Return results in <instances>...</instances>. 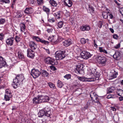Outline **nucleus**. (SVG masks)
I'll return each instance as SVG.
<instances>
[{"instance_id": "f257e3e1", "label": "nucleus", "mask_w": 123, "mask_h": 123, "mask_svg": "<svg viewBox=\"0 0 123 123\" xmlns=\"http://www.w3.org/2000/svg\"><path fill=\"white\" fill-rule=\"evenodd\" d=\"M95 69L93 68L87 69V75L91 76V77L90 78H93L95 79L93 81H94L96 80H98L99 79V77L100 75V74L97 72H96L95 74Z\"/></svg>"}, {"instance_id": "f03ea898", "label": "nucleus", "mask_w": 123, "mask_h": 123, "mask_svg": "<svg viewBox=\"0 0 123 123\" xmlns=\"http://www.w3.org/2000/svg\"><path fill=\"white\" fill-rule=\"evenodd\" d=\"M51 114V111L49 108L45 107L40 111L38 113V117H42L44 115L49 117Z\"/></svg>"}, {"instance_id": "7ed1b4c3", "label": "nucleus", "mask_w": 123, "mask_h": 123, "mask_svg": "<svg viewBox=\"0 0 123 123\" xmlns=\"http://www.w3.org/2000/svg\"><path fill=\"white\" fill-rule=\"evenodd\" d=\"M66 51H58L55 53L56 59L57 60H61L64 58L67 54H65Z\"/></svg>"}, {"instance_id": "20e7f679", "label": "nucleus", "mask_w": 123, "mask_h": 123, "mask_svg": "<svg viewBox=\"0 0 123 123\" xmlns=\"http://www.w3.org/2000/svg\"><path fill=\"white\" fill-rule=\"evenodd\" d=\"M90 96L92 100L93 104H94V103H97L99 105H100V104L98 98V96L95 92L92 91L90 93Z\"/></svg>"}, {"instance_id": "39448f33", "label": "nucleus", "mask_w": 123, "mask_h": 123, "mask_svg": "<svg viewBox=\"0 0 123 123\" xmlns=\"http://www.w3.org/2000/svg\"><path fill=\"white\" fill-rule=\"evenodd\" d=\"M48 39L51 42H52L54 44H57L61 41L62 40L60 37H58L57 35H54L51 37H50Z\"/></svg>"}, {"instance_id": "423d86ee", "label": "nucleus", "mask_w": 123, "mask_h": 123, "mask_svg": "<svg viewBox=\"0 0 123 123\" xmlns=\"http://www.w3.org/2000/svg\"><path fill=\"white\" fill-rule=\"evenodd\" d=\"M30 73L34 78L36 79L40 75L41 72L38 69L33 68L31 70Z\"/></svg>"}, {"instance_id": "0eeeda50", "label": "nucleus", "mask_w": 123, "mask_h": 123, "mask_svg": "<svg viewBox=\"0 0 123 123\" xmlns=\"http://www.w3.org/2000/svg\"><path fill=\"white\" fill-rule=\"evenodd\" d=\"M32 38L34 40H35L37 42H41L44 45H47L49 44V42L48 41L44 40L43 39L40 38L38 37L34 36L32 37Z\"/></svg>"}, {"instance_id": "6e6552de", "label": "nucleus", "mask_w": 123, "mask_h": 123, "mask_svg": "<svg viewBox=\"0 0 123 123\" xmlns=\"http://www.w3.org/2000/svg\"><path fill=\"white\" fill-rule=\"evenodd\" d=\"M96 59L98 63L102 65L105 64L106 62L107 59L105 57L101 56H98Z\"/></svg>"}, {"instance_id": "1a4fd4ad", "label": "nucleus", "mask_w": 123, "mask_h": 123, "mask_svg": "<svg viewBox=\"0 0 123 123\" xmlns=\"http://www.w3.org/2000/svg\"><path fill=\"white\" fill-rule=\"evenodd\" d=\"M81 57L83 58L87 59L91 57L92 55L86 50L83 51L80 54Z\"/></svg>"}, {"instance_id": "9d476101", "label": "nucleus", "mask_w": 123, "mask_h": 123, "mask_svg": "<svg viewBox=\"0 0 123 123\" xmlns=\"http://www.w3.org/2000/svg\"><path fill=\"white\" fill-rule=\"evenodd\" d=\"M14 38L13 37H10L8 38L6 40V45L9 46H12L13 45Z\"/></svg>"}, {"instance_id": "9b49d317", "label": "nucleus", "mask_w": 123, "mask_h": 123, "mask_svg": "<svg viewBox=\"0 0 123 123\" xmlns=\"http://www.w3.org/2000/svg\"><path fill=\"white\" fill-rule=\"evenodd\" d=\"M76 72L77 73L81 74H84V71L83 66L78 65L76 69Z\"/></svg>"}, {"instance_id": "f8f14e48", "label": "nucleus", "mask_w": 123, "mask_h": 123, "mask_svg": "<svg viewBox=\"0 0 123 123\" xmlns=\"http://www.w3.org/2000/svg\"><path fill=\"white\" fill-rule=\"evenodd\" d=\"M78 79L82 81L91 82L94 80L95 79L93 78H87L82 77H78Z\"/></svg>"}, {"instance_id": "ddd939ff", "label": "nucleus", "mask_w": 123, "mask_h": 123, "mask_svg": "<svg viewBox=\"0 0 123 123\" xmlns=\"http://www.w3.org/2000/svg\"><path fill=\"white\" fill-rule=\"evenodd\" d=\"M6 93L4 96V99L6 101H9L11 97V92L8 89H6L5 91Z\"/></svg>"}, {"instance_id": "4468645a", "label": "nucleus", "mask_w": 123, "mask_h": 123, "mask_svg": "<svg viewBox=\"0 0 123 123\" xmlns=\"http://www.w3.org/2000/svg\"><path fill=\"white\" fill-rule=\"evenodd\" d=\"M45 61V62L48 64L53 65L55 64V60L50 57L46 58Z\"/></svg>"}, {"instance_id": "2eb2a0df", "label": "nucleus", "mask_w": 123, "mask_h": 123, "mask_svg": "<svg viewBox=\"0 0 123 123\" xmlns=\"http://www.w3.org/2000/svg\"><path fill=\"white\" fill-rule=\"evenodd\" d=\"M19 81L18 79H17L16 77L13 80V83L12 85L14 88L16 89L19 86Z\"/></svg>"}, {"instance_id": "dca6fc26", "label": "nucleus", "mask_w": 123, "mask_h": 123, "mask_svg": "<svg viewBox=\"0 0 123 123\" xmlns=\"http://www.w3.org/2000/svg\"><path fill=\"white\" fill-rule=\"evenodd\" d=\"M30 48H29L27 50V56L29 57L32 58L35 56L34 52Z\"/></svg>"}, {"instance_id": "f3484780", "label": "nucleus", "mask_w": 123, "mask_h": 123, "mask_svg": "<svg viewBox=\"0 0 123 123\" xmlns=\"http://www.w3.org/2000/svg\"><path fill=\"white\" fill-rule=\"evenodd\" d=\"M33 103L38 104L42 102L40 96L38 95L33 98L32 100Z\"/></svg>"}, {"instance_id": "a211bd4d", "label": "nucleus", "mask_w": 123, "mask_h": 123, "mask_svg": "<svg viewBox=\"0 0 123 123\" xmlns=\"http://www.w3.org/2000/svg\"><path fill=\"white\" fill-rule=\"evenodd\" d=\"M6 63L5 59L0 56V68L6 65Z\"/></svg>"}, {"instance_id": "6ab92c4d", "label": "nucleus", "mask_w": 123, "mask_h": 123, "mask_svg": "<svg viewBox=\"0 0 123 123\" xmlns=\"http://www.w3.org/2000/svg\"><path fill=\"white\" fill-rule=\"evenodd\" d=\"M29 46L31 49L33 50H35L37 48V45L32 41L30 42Z\"/></svg>"}, {"instance_id": "aec40b11", "label": "nucleus", "mask_w": 123, "mask_h": 123, "mask_svg": "<svg viewBox=\"0 0 123 123\" xmlns=\"http://www.w3.org/2000/svg\"><path fill=\"white\" fill-rule=\"evenodd\" d=\"M62 12L61 11H59L57 12H53V15L55 16L56 18L59 19L61 18V14Z\"/></svg>"}, {"instance_id": "412c9836", "label": "nucleus", "mask_w": 123, "mask_h": 123, "mask_svg": "<svg viewBox=\"0 0 123 123\" xmlns=\"http://www.w3.org/2000/svg\"><path fill=\"white\" fill-rule=\"evenodd\" d=\"M40 96L42 102H47L49 101V97L47 96H45L42 95Z\"/></svg>"}, {"instance_id": "4be33fe9", "label": "nucleus", "mask_w": 123, "mask_h": 123, "mask_svg": "<svg viewBox=\"0 0 123 123\" xmlns=\"http://www.w3.org/2000/svg\"><path fill=\"white\" fill-rule=\"evenodd\" d=\"M64 4L69 7H71L72 5V2L70 0H64Z\"/></svg>"}, {"instance_id": "5701e85b", "label": "nucleus", "mask_w": 123, "mask_h": 123, "mask_svg": "<svg viewBox=\"0 0 123 123\" xmlns=\"http://www.w3.org/2000/svg\"><path fill=\"white\" fill-rule=\"evenodd\" d=\"M72 43V42L71 40L70 39L66 40L63 42L64 45L66 47L69 46Z\"/></svg>"}, {"instance_id": "b1692460", "label": "nucleus", "mask_w": 123, "mask_h": 123, "mask_svg": "<svg viewBox=\"0 0 123 123\" xmlns=\"http://www.w3.org/2000/svg\"><path fill=\"white\" fill-rule=\"evenodd\" d=\"M24 12L27 14H30L33 12V10L31 7L26 8L24 11Z\"/></svg>"}, {"instance_id": "393cba45", "label": "nucleus", "mask_w": 123, "mask_h": 123, "mask_svg": "<svg viewBox=\"0 0 123 123\" xmlns=\"http://www.w3.org/2000/svg\"><path fill=\"white\" fill-rule=\"evenodd\" d=\"M118 75L117 72H115V73H113L108 76V78L109 80H111L114 78H116Z\"/></svg>"}, {"instance_id": "a878e982", "label": "nucleus", "mask_w": 123, "mask_h": 123, "mask_svg": "<svg viewBox=\"0 0 123 123\" xmlns=\"http://www.w3.org/2000/svg\"><path fill=\"white\" fill-rule=\"evenodd\" d=\"M80 29L83 31H88L90 29V27L87 25H85L84 26H82L80 27Z\"/></svg>"}, {"instance_id": "bb28decb", "label": "nucleus", "mask_w": 123, "mask_h": 123, "mask_svg": "<svg viewBox=\"0 0 123 123\" xmlns=\"http://www.w3.org/2000/svg\"><path fill=\"white\" fill-rule=\"evenodd\" d=\"M14 14L16 18H19L22 16L23 13L21 11H19L17 12H15Z\"/></svg>"}, {"instance_id": "cd10ccee", "label": "nucleus", "mask_w": 123, "mask_h": 123, "mask_svg": "<svg viewBox=\"0 0 123 123\" xmlns=\"http://www.w3.org/2000/svg\"><path fill=\"white\" fill-rule=\"evenodd\" d=\"M120 55V53L118 51H116L115 52L114 54L113 55V57L114 59L116 60L117 59L119 58Z\"/></svg>"}, {"instance_id": "c85d7f7f", "label": "nucleus", "mask_w": 123, "mask_h": 123, "mask_svg": "<svg viewBox=\"0 0 123 123\" xmlns=\"http://www.w3.org/2000/svg\"><path fill=\"white\" fill-rule=\"evenodd\" d=\"M20 81L22 82L24 80V78L23 74L18 75L16 77Z\"/></svg>"}, {"instance_id": "c756f323", "label": "nucleus", "mask_w": 123, "mask_h": 123, "mask_svg": "<svg viewBox=\"0 0 123 123\" xmlns=\"http://www.w3.org/2000/svg\"><path fill=\"white\" fill-rule=\"evenodd\" d=\"M43 11L45 12L47 14L48 16V17L50 13L49 9L45 6H43Z\"/></svg>"}, {"instance_id": "7c9ffc66", "label": "nucleus", "mask_w": 123, "mask_h": 123, "mask_svg": "<svg viewBox=\"0 0 123 123\" xmlns=\"http://www.w3.org/2000/svg\"><path fill=\"white\" fill-rule=\"evenodd\" d=\"M99 48L100 52L106 54H107L108 53L107 50L104 49L103 47H99Z\"/></svg>"}, {"instance_id": "2f4dec72", "label": "nucleus", "mask_w": 123, "mask_h": 123, "mask_svg": "<svg viewBox=\"0 0 123 123\" xmlns=\"http://www.w3.org/2000/svg\"><path fill=\"white\" fill-rule=\"evenodd\" d=\"M20 30L21 31L23 32L25 31V24L23 23H21L20 25Z\"/></svg>"}, {"instance_id": "473e14b6", "label": "nucleus", "mask_w": 123, "mask_h": 123, "mask_svg": "<svg viewBox=\"0 0 123 123\" xmlns=\"http://www.w3.org/2000/svg\"><path fill=\"white\" fill-rule=\"evenodd\" d=\"M49 2L50 5L56 7L57 6V3L54 0H49Z\"/></svg>"}, {"instance_id": "72a5a7b5", "label": "nucleus", "mask_w": 123, "mask_h": 123, "mask_svg": "<svg viewBox=\"0 0 123 123\" xmlns=\"http://www.w3.org/2000/svg\"><path fill=\"white\" fill-rule=\"evenodd\" d=\"M42 76L44 77H46L48 76L49 74L46 71L44 70H43L42 73Z\"/></svg>"}, {"instance_id": "f704fd0d", "label": "nucleus", "mask_w": 123, "mask_h": 123, "mask_svg": "<svg viewBox=\"0 0 123 123\" xmlns=\"http://www.w3.org/2000/svg\"><path fill=\"white\" fill-rule=\"evenodd\" d=\"M117 94L119 96H121L123 95V90L121 89H119L117 91Z\"/></svg>"}, {"instance_id": "c9c22d12", "label": "nucleus", "mask_w": 123, "mask_h": 123, "mask_svg": "<svg viewBox=\"0 0 123 123\" xmlns=\"http://www.w3.org/2000/svg\"><path fill=\"white\" fill-rule=\"evenodd\" d=\"M63 25L64 23L62 21H60L58 23L57 25L59 28H61L63 26Z\"/></svg>"}, {"instance_id": "e433bc0d", "label": "nucleus", "mask_w": 123, "mask_h": 123, "mask_svg": "<svg viewBox=\"0 0 123 123\" xmlns=\"http://www.w3.org/2000/svg\"><path fill=\"white\" fill-rule=\"evenodd\" d=\"M48 22L51 23H53L55 22V20L54 18H49V16L48 17Z\"/></svg>"}, {"instance_id": "4c0bfd02", "label": "nucleus", "mask_w": 123, "mask_h": 123, "mask_svg": "<svg viewBox=\"0 0 123 123\" xmlns=\"http://www.w3.org/2000/svg\"><path fill=\"white\" fill-rule=\"evenodd\" d=\"M57 84L58 86L60 88H62L63 85L62 82L59 80L57 81Z\"/></svg>"}, {"instance_id": "58836bf2", "label": "nucleus", "mask_w": 123, "mask_h": 123, "mask_svg": "<svg viewBox=\"0 0 123 123\" xmlns=\"http://www.w3.org/2000/svg\"><path fill=\"white\" fill-rule=\"evenodd\" d=\"M18 56L19 58H23L24 57L23 54L20 52H18Z\"/></svg>"}, {"instance_id": "ea45409f", "label": "nucleus", "mask_w": 123, "mask_h": 123, "mask_svg": "<svg viewBox=\"0 0 123 123\" xmlns=\"http://www.w3.org/2000/svg\"><path fill=\"white\" fill-rule=\"evenodd\" d=\"M107 93H111L112 92L115 90V88L114 87H111V88H108Z\"/></svg>"}, {"instance_id": "a19ab883", "label": "nucleus", "mask_w": 123, "mask_h": 123, "mask_svg": "<svg viewBox=\"0 0 123 123\" xmlns=\"http://www.w3.org/2000/svg\"><path fill=\"white\" fill-rule=\"evenodd\" d=\"M102 15L103 18L105 19L107 18L108 17V14L106 12H103L102 13Z\"/></svg>"}, {"instance_id": "79ce46f5", "label": "nucleus", "mask_w": 123, "mask_h": 123, "mask_svg": "<svg viewBox=\"0 0 123 123\" xmlns=\"http://www.w3.org/2000/svg\"><path fill=\"white\" fill-rule=\"evenodd\" d=\"M14 39H15L16 42L17 43L19 42L21 39L20 37L18 36H16L15 37Z\"/></svg>"}, {"instance_id": "37998d69", "label": "nucleus", "mask_w": 123, "mask_h": 123, "mask_svg": "<svg viewBox=\"0 0 123 123\" xmlns=\"http://www.w3.org/2000/svg\"><path fill=\"white\" fill-rule=\"evenodd\" d=\"M37 2L39 5H41L43 4L44 2L43 0H37Z\"/></svg>"}, {"instance_id": "c03bdc74", "label": "nucleus", "mask_w": 123, "mask_h": 123, "mask_svg": "<svg viewBox=\"0 0 123 123\" xmlns=\"http://www.w3.org/2000/svg\"><path fill=\"white\" fill-rule=\"evenodd\" d=\"M48 84L50 87L51 88H55V87L54 84L51 82L48 83Z\"/></svg>"}, {"instance_id": "a18cd8bd", "label": "nucleus", "mask_w": 123, "mask_h": 123, "mask_svg": "<svg viewBox=\"0 0 123 123\" xmlns=\"http://www.w3.org/2000/svg\"><path fill=\"white\" fill-rule=\"evenodd\" d=\"M86 40H87V41H88L89 40L88 39H86V40L84 38H81V39L80 40V41L81 43L84 44L86 43Z\"/></svg>"}, {"instance_id": "49530a36", "label": "nucleus", "mask_w": 123, "mask_h": 123, "mask_svg": "<svg viewBox=\"0 0 123 123\" xmlns=\"http://www.w3.org/2000/svg\"><path fill=\"white\" fill-rule=\"evenodd\" d=\"M6 22V20L4 18H1L0 19V25L4 24Z\"/></svg>"}, {"instance_id": "de8ad7c7", "label": "nucleus", "mask_w": 123, "mask_h": 123, "mask_svg": "<svg viewBox=\"0 0 123 123\" xmlns=\"http://www.w3.org/2000/svg\"><path fill=\"white\" fill-rule=\"evenodd\" d=\"M35 0H30L29 3L31 6H34L35 4Z\"/></svg>"}, {"instance_id": "09e8293b", "label": "nucleus", "mask_w": 123, "mask_h": 123, "mask_svg": "<svg viewBox=\"0 0 123 123\" xmlns=\"http://www.w3.org/2000/svg\"><path fill=\"white\" fill-rule=\"evenodd\" d=\"M64 77L67 80H68L70 79L71 75L70 74H66Z\"/></svg>"}, {"instance_id": "8fccbe9b", "label": "nucleus", "mask_w": 123, "mask_h": 123, "mask_svg": "<svg viewBox=\"0 0 123 123\" xmlns=\"http://www.w3.org/2000/svg\"><path fill=\"white\" fill-rule=\"evenodd\" d=\"M1 1L5 3H9L10 2L9 0H1Z\"/></svg>"}, {"instance_id": "3c124183", "label": "nucleus", "mask_w": 123, "mask_h": 123, "mask_svg": "<svg viewBox=\"0 0 123 123\" xmlns=\"http://www.w3.org/2000/svg\"><path fill=\"white\" fill-rule=\"evenodd\" d=\"M53 30V29L52 28L48 29L47 30V31L48 33H52Z\"/></svg>"}, {"instance_id": "603ef678", "label": "nucleus", "mask_w": 123, "mask_h": 123, "mask_svg": "<svg viewBox=\"0 0 123 123\" xmlns=\"http://www.w3.org/2000/svg\"><path fill=\"white\" fill-rule=\"evenodd\" d=\"M113 38L115 39H117L118 37V35L116 34H114L113 35Z\"/></svg>"}, {"instance_id": "864d4df0", "label": "nucleus", "mask_w": 123, "mask_h": 123, "mask_svg": "<svg viewBox=\"0 0 123 123\" xmlns=\"http://www.w3.org/2000/svg\"><path fill=\"white\" fill-rule=\"evenodd\" d=\"M50 68L53 71H55L56 70V68L53 66H50Z\"/></svg>"}, {"instance_id": "5fc2aeb1", "label": "nucleus", "mask_w": 123, "mask_h": 123, "mask_svg": "<svg viewBox=\"0 0 123 123\" xmlns=\"http://www.w3.org/2000/svg\"><path fill=\"white\" fill-rule=\"evenodd\" d=\"M120 43H118V44L116 45L115 46V47H114L116 49L118 48H119L120 47Z\"/></svg>"}, {"instance_id": "6e6d98bb", "label": "nucleus", "mask_w": 123, "mask_h": 123, "mask_svg": "<svg viewBox=\"0 0 123 123\" xmlns=\"http://www.w3.org/2000/svg\"><path fill=\"white\" fill-rule=\"evenodd\" d=\"M4 35L2 33H0V40H2L3 39Z\"/></svg>"}, {"instance_id": "4d7b16f0", "label": "nucleus", "mask_w": 123, "mask_h": 123, "mask_svg": "<svg viewBox=\"0 0 123 123\" xmlns=\"http://www.w3.org/2000/svg\"><path fill=\"white\" fill-rule=\"evenodd\" d=\"M113 96V95H109L107 96V98L108 99L111 98H114Z\"/></svg>"}, {"instance_id": "13d9d810", "label": "nucleus", "mask_w": 123, "mask_h": 123, "mask_svg": "<svg viewBox=\"0 0 123 123\" xmlns=\"http://www.w3.org/2000/svg\"><path fill=\"white\" fill-rule=\"evenodd\" d=\"M102 23L101 21H99L98 24V27L100 28L102 27Z\"/></svg>"}, {"instance_id": "bf43d9fd", "label": "nucleus", "mask_w": 123, "mask_h": 123, "mask_svg": "<svg viewBox=\"0 0 123 123\" xmlns=\"http://www.w3.org/2000/svg\"><path fill=\"white\" fill-rule=\"evenodd\" d=\"M89 10H91V12H94V9L92 6H90L89 7Z\"/></svg>"}, {"instance_id": "052dcab7", "label": "nucleus", "mask_w": 123, "mask_h": 123, "mask_svg": "<svg viewBox=\"0 0 123 123\" xmlns=\"http://www.w3.org/2000/svg\"><path fill=\"white\" fill-rule=\"evenodd\" d=\"M36 33L38 35H39L41 34V31L40 30H37L36 32Z\"/></svg>"}, {"instance_id": "680f3d73", "label": "nucleus", "mask_w": 123, "mask_h": 123, "mask_svg": "<svg viewBox=\"0 0 123 123\" xmlns=\"http://www.w3.org/2000/svg\"><path fill=\"white\" fill-rule=\"evenodd\" d=\"M120 11L121 14L123 16V8H121L120 10Z\"/></svg>"}, {"instance_id": "e2e57ef3", "label": "nucleus", "mask_w": 123, "mask_h": 123, "mask_svg": "<svg viewBox=\"0 0 123 123\" xmlns=\"http://www.w3.org/2000/svg\"><path fill=\"white\" fill-rule=\"evenodd\" d=\"M91 101L89 100L87 103V105H88V106L92 105V103H91Z\"/></svg>"}, {"instance_id": "0e129e2a", "label": "nucleus", "mask_w": 123, "mask_h": 123, "mask_svg": "<svg viewBox=\"0 0 123 123\" xmlns=\"http://www.w3.org/2000/svg\"><path fill=\"white\" fill-rule=\"evenodd\" d=\"M109 18L111 19H112L113 18V16L112 14L111 13H110L109 15Z\"/></svg>"}, {"instance_id": "69168bd1", "label": "nucleus", "mask_w": 123, "mask_h": 123, "mask_svg": "<svg viewBox=\"0 0 123 123\" xmlns=\"http://www.w3.org/2000/svg\"><path fill=\"white\" fill-rule=\"evenodd\" d=\"M111 110H112L113 111H115L116 110V109L114 107H111Z\"/></svg>"}, {"instance_id": "338daca9", "label": "nucleus", "mask_w": 123, "mask_h": 123, "mask_svg": "<svg viewBox=\"0 0 123 123\" xmlns=\"http://www.w3.org/2000/svg\"><path fill=\"white\" fill-rule=\"evenodd\" d=\"M120 101H122L123 100V97L122 96H120L119 98Z\"/></svg>"}, {"instance_id": "774afa93", "label": "nucleus", "mask_w": 123, "mask_h": 123, "mask_svg": "<svg viewBox=\"0 0 123 123\" xmlns=\"http://www.w3.org/2000/svg\"><path fill=\"white\" fill-rule=\"evenodd\" d=\"M88 105H86L84 106L83 109H84V110L87 109L88 108Z\"/></svg>"}]
</instances>
